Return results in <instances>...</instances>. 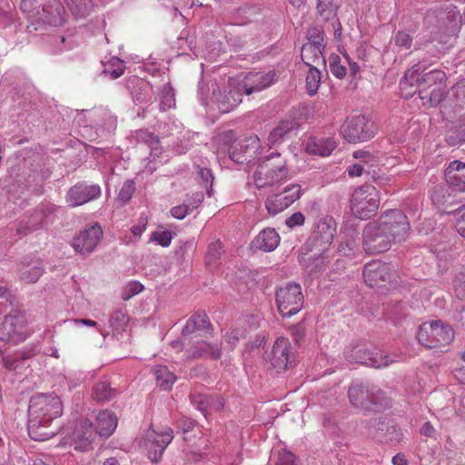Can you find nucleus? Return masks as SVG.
I'll use <instances>...</instances> for the list:
<instances>
[{
	"instance_id": "57",
	"label": "nucleus",
	"mask_w": 465,
	"mask_h": 465,
	"mask_svg": "<svg viewBox=\"0 0 465 465\" xmlns=\"http://www.w3.org/2000/svg\"><path fill=\"white\" fill-rule=\"evenodd\" d=\"M363 173L366 175L371 176L373 181H376L379 178L376 176L375 170H371V166L368 169L361 163H354L348 168V174L351 177L361 176Z\"/></svg>"
},
{
	"instance_id": "19",
	"label": "nucleus",
	"mask_w": 465,
	"mask_h": 465,
	"mask_svg": "<svg viewBox=\"0 0 465 465\" xmlns=\"http://www.w3.org/2000/svg\"><path fill=\"white\" fill-rule=\"evenodd\" d=\"M103 237V230L100 225L87 226L75 236L72 246L75 252L84 255L91 253Z\"/></svg>"
},
{
	"instance_id": "21",
	"label": "nucleus",
	"mask_w": 465,
	"mask_h": 465,
	"mask_svg": "<svg viewBox=\"0 0 465 465\" xmlns=\"http://www.w3.org/2000/svg\"><path fill=\"white\" fill-rule=\"evenodd\" d=\"M35 354V350H21L13 353H5L0 351V362L3 367L16 374H23L24 371L29 367L26 361Z\"/></svg>"
},
{
	"instance_id": "8",
	"label": "nucleus",
	"mask_w": 465,
	"mask_h": 465,
	"mask_svg": "<svg viewBox=\"0 0 465 465\" xmlns=\"http://www.w3.org/2000/svg\"><path fill=\"white\" fill-rule=\"evenodd\" d=\"M46 179V175H38L36 170L25 167L14 182L6 185L7 192L10 195L26 200L30 194L40 195L44 193V182Z\"/></svg>"
},
{
	"instance_id": "36",
	"label": "nucleus",
	"mask_w": 465,
	"mask_h": 465,
	"mask_svg": "<svg viewBox=\"0 0 465 465\" xmlns=\"http://www.w3.org/2000/svg\"><path fill=\"white\" fill-rule=\"evenodd\" d=\"M445 142L449 146H457L465 143V114L447 130Z\"/></svg>"
},
{
	"instance_id": "35",
	"label": "nucleus",
	"mask_w": 465,
	"mask_h": 465,
	"mask_svg": "<svg viewBox=\"0 0 465 465\" xmlns=\"http://www.w3.org/2000/svg\"><path fill=\"white\" fill-rule=\"evenodd\" d=\"M299 124L292 120L281 121L276 127L272 129L268 136V141L272 145L281 143L289 134L298 129Z\"/></svg>"
},
{
	"instance_id": "20",
	"label": "nucleus",
	"mask_w": 465,
	"mask_h": 465,
	"mask_svg": "<svg viewBox=\"0 0 465 465\" xmlns=\"http://www.w3.org/2000/svg\"><path fill=\"white\" fill-rule=\"evenodd\" d=\"M371 427L376 430L381 441L397 444L401 440L402 433L398 424L388 417L381 416L371 420Z\"/></svg>"
},
{
	"instance_id": "38",
	"label": "nucleus",
	"mask_w": 465,
	"mask_h": 465,
	"mask_svg": "<svg viewBox=\"0 0 465 465\" xmlns=\"http://www.w3.org/2000/svg\"><path fill=\"white\" fill-rule=\"evenodd\" d=\"M173 430L169 429L168 431H165L162 434H157L154 431L153 433H149L147 435L148 440L151 441V446L149 447L150 451L154 450V460L160 458L165 448L168 446V444L172 441L173 436H172Z\"/></svg>"
},
{
	"instance_id": "33",
	"label": "nucleus",
	"mask_w": 465,
	"mask_h": 465,
	"mask_svg": "<svg viewBox=\"0 0 465 465\" xmlns=\"http://www.w3.org/2000/svg\"><path fill=\"white\" fill-rule=\"evenodd\" d=\"M323 50L317 45H302L301 57L304 64L309 68L318 67L319 65H326V60L323 55Z\"/></svg>"
},
{
	"instance_id": "27",
	"label": "nucleus",
	"mask_w": 465,
	"mask_h": 465,
	"mask_svg": "<svg viewBox=\"0 0 465 465\" xmlns=\"http://www.w3.org/2000/svg\"><path fill=\"white\" fill-rule=\"evenodd\" d=\"M444 176L447 183L459 192H465V162L451 161L445 168Z\"/></svg>"
},
{
	"instance_id": "59",
	"label": "nucleus",
	"mask_w": 465,
	"mask_h": 465,
	"mask_svg": "<svg viewBox=\"0 0 465 465\" xmlns=\"http://www.w3.org/2000/svg\"><path fill=\"white\" fill-rule=\"evenodd\" d=\"M420 98L421 99H426L428 98L429 100V103L430 104V106L432 107H436L438 106L440 102L445 98L447 97L448 98V94L447 93L440 89V87H437V88H434L430 93V94H420Z\"/></svg>"
},
{
	"instance_id": "5",
	"label": "nucleus",
	"mask_w": 465,
	"mask_h": 465,
	"mask_svg": "<svg viewBox=\"0 0 465 465\" xmlns=\"http://www.w3.org/2000/svg\"><path fill=\"white\" fill-rule=\"evenodd\" d=\"M417 339L426 348L446 347L453 341L454 331L450 324L444 325L441 321H432L420 325Z\"/></svg>"
},
{
	"instance_id": "30",
	"label": "nucleus",
	"mask_w": 465,
	"mask_h": 465,
	"mask_svg": "<svg viewBox=\"0 0 465 465\" xmlns=\"http://www.w3.org/2000/svg\"><path fill=\"white\" fill-rule=\"evenodd\" d=\"M118 423L116 415L108 410L99 411L96 416L94 431L101 437L108 438L115 430Z\"/></svg>"
},
{
	"instance_id": "56",
	"label": "nucleus",
	"mask_w": 465,
	"mask_h": 465,
	"mask_svg": "<svg viewBox=\"0 0 465 465\" xmlns=\"http://www.w3.org/2000/svg\"><path fill=\"white\" fill-rule=\"evenodd\" d=\"M289 331L293 338L296 345L301 346L306 336V327L304 320L299 322L296 324L291 325Z\"/></svg>"
},
{
	"instance_id": "9",
	"label": "nucleus",
	"mask_w": 465,
	"mask_h": 465,
	"mask_svg": "<svg viewBox=\"0 0 465 465\" xmlns=\"http://www.w3.org/2000/svg\"><path fill=\"white\" fill-rule=\"evenodd\" d=\"M275 302L278 312L282 317L295 315L302 310L304 302L301 285L288 282L278 287L275 291Z\"/></svg>"
},
{
	"instance_id": "22",
	"label": "nucleus",
	"mask_w": 465,
	"mask_h": 465,
	"mask_svg": "<svg viewBox=\"0 0 465 465\" xmlns=\"http://www.w3.org/2000/svg\"><path fill=\"white\" fill-rule=\"evenodd\" d=\"M260 140L257 136H249L229 148L230 158L239 164L249 163L252 154L259 148Z\"/></svg>"
},
{
	"instance_id": "49",
	"label": "nucleus",
	"mask_w": 465,
	"mask_h": 465,
	"mask_svg": "<svg viewBox=\"0 0 465 465\" xmlns=\"http://www.w3.org/2000/svg\"><path fill=\"white\" fill-rule=\"evenodd\" d=\"M452 283L457 298L465 300V264L455 274Z\"/></svg>"
},
{
	"instance_id": "48",
	"label": "nucleus",
	"mask_w": 465,
	"mask_h": 465,
	"mask_svg": "<svg viewBox=\"0 0 465 465\" xmlns=\"http://www.w3.org/2000/svg\"><path fill=\"white\" fill-rule=\"evenodd\" d=\"M128 320V316L124 310L116 309L110 315V327L115 331H124Z\"/></svg>"
},
{
	"instance_id": "41",
	"label": "nucleus",
	"mask_w": 465,
	"mask_h": 465,
	"mask_svg": "<svg viewBox=\"0 0 465 465\" xmlns=\"http://www.w3.org/2000/svg\"><path fill=\"white\" fill-rule=\"evenodd\" d=\"M124 62L114 56L106 64H104L102 74L109 75L112 80H115L124 74Z\"/></svg>"
},
{
	"instance_id": "4",
	"label": "nucleus",
	"mask_w": 465,
	"mask_h": 465,
	"mask_svg": "<svg viewBox=\"0 0 465 465\" xmlns=\"http://www.w3.org/2000/svg\"><path fill=\"white\" fill-rule=\"evenodd\" d=\"M380 196L377 189L365 183L357 187L351 198V211L356 218L368 220L377 213Z\"/></svg>"
},
{
	"instance_id": "31",
	"label": "nucleus",
	"mask_w": 465,
	"mask_h": 465,
	"mask_svg": "<svg viewBox=\"0 0 465 465\" xmlns=\"http://www.w3.org/2000/svg\"><path fill=\"white\" fill-rule=\"evenodd\" d=\"M120 393V390L116 387H113L111 382L107 380L99 381L93 387V398L101 404L115 400Z\"/></svg>"
},
{
	"instance_id": "47",
	"label": "nucleus",
	"mask_w": 465,
	"mask_h": 465,
	"mask_svg": "<svg viewBox=\"0 0 465 465\" xmlns=\"http://www.w3.org/2000/svg\"><path fill=\"white\" fill-rule=\"evenodd\" d=\"M316 8L320 15L328 21L334 18L337 15L339 5H336L333 1L326 3L322 0H318Z\"/></svg>"
},
{
	"instance_id": "11",
	"label": "nucleus",
	"mask_w": 465,
	"mask_h": 465,
	"mask_svg": "<svg viewBox=\"0 0 465 465\" xmlns=\"http://www.w3.org/2000/svg\"><path fill=\"white\" fill-rule=\"evenodd\" d=\"M27 337L26 319L22 311L12 310L0 322V341L18 344Z\"/></svg>"
},
{
	"instance_id": "45",
	"label": "nucleus",
	"mask_w": 465,
	"mask_h": 465,
	"mask_svg": "<svg viewBox=\"0 0 465 465\" xmlns=\"http://www.w3.org/2000/svg\"><path fill=\"white\" fill-rule=\"evenodd\" d=\"M322 82V73L318 67L309 68L306 75V88L310 95H314Z\"/></svg>"
},
{
	"instance_id": "61",
	"label": "nucleus",
	"mask_w": 465,
	"mask_h": 465,
	"mask_svg": "<svg viewBox=\"0 0 465 465\" xmlns=\"http://www.w3.org/2000/svg\"><path fill=\"white\" fill-rule=\"evenodd\" d=\"M308 39L310 43L305 44L304 45H317V47H322V49L325 48V45H323V32L317 29V28H312L308 32Z\"/></svg>"
},
{
	"instance_id": "2",
	"label": "nucleus",
	"mask_w": 465,
	"mask_h": 465,
	"mask_svg": "<svg viewBox=\"0 0 465 465\" xmlns=\"http://www.w3.org/2000/svg\"><path fill=\"white\" fill-rule=\"evenodd\" d=\"M20 9L30 21L26 27L30 34L47 25L57 27L64 23L65 10L60 0H21Z\"/></svg>"
},
{
	"instance_id": "52",
	"label": "nucleus",
	"mask_w": 465,
	"mask_h": 465,
	"mask_svg": "<svg viewBox=\"0 0 465 465\" xmlns=\"http://www.w3.org/2000/svg\"><path fill=\"white\" fill-rule=\"evenodd\" d=\"M329 66L331 73L337 78L342 79L347 74V69L341 64V57L336 54H331L329 57Z\"/></svg>"
},
{
	"instance_id": "64",
	"label": "nucleus",
	"mask_w": 465,
	"mask_h": 465,
	"mask_svg": "<svg viewBox=\"0 0 465 465\" xmlns=\"http://www.w3.org/2000/svg\"><path fill=\"white\" fill-rule=\"evenodd\" d=\"M456 224L455 228L458 233L465 238V204L460 206L456 211Z\"/></svg>"
},
{
	"instance_id": "39",
	"label": "nucleus",
	"mask_w": 465,
	"mask_h": 465,
	"mask_svg": "<svg viewBox=\"0 0 465 465\" xmlns=\"http://www.w3.org/2000/svg\"><path fill=\"white\" fill-rule=\"evenodd\" d=\"M370 387L364 386L362 383L352 384L348 390V397L350 402L356 408L364 411L365 402L370 397Z\"/></svg>"
},
{
	"instance_id": "58",
	"label": "nucleus",
	"mask_w": 465,
	"mask_h": 465,
	"mask_svg": "<svg viewBox=\"0 0 465 465\" xmlns=\"http://www.w3.org/2000/svg\"><path fill=\"white\" fill-rule=\"evenodd\" d=\"M198 357H210L213 360H218L222 356L221 348L217 344L205 343L204 348L197 351Z\"/></svg>"
},
{
	"instance_id": "34",
	"label": "nucleus",
	"mask_w": 465,
	"mask_h": 465,
	"mask_svg": "<svg viewBox=\"0 0 465 465\" xmlns=\"http://www.w3.org/2000/svg\"><path fill=\"white\" fill-rule=\"evenodd\" d=\"M297 200L295 196H286L283 192L272 194L266 199L265 206L270 214L275 215L288 208Z\"/></svg>"
},
{
	"instance_id": "54",
	"label": "nucleus",
	"mask_w": 465,
	"mask_h": 465,
	"mask_svg": "<svg viewBox=\"0 0 465 465\" xmlns=\"http://www.w3.org/2000/svg\"><path fill=\"white\" fill-rule=\"evenodd\" d=\"M74 440L76 443V450H85L93 440V432L91 430H82L77 429L74 432Z\"/></svg>"
},
{
	"instance_id": "53",
	"label": "nucleus",
	"mask_w": 465,
	"mask_h": 465,
	"mask_svg": "<svg viewBox=\"0 0 465 465\" xmlns=\"http://www.w3.org/2000/svg\"><path fill=\"white\" fill-rule=\"evenodd\" d=\"M191 401L197 410L205 415L208 408L213 405L214 398L205 394L191 395Z\"/></svg>"
},
{
	"instance_id": "51",
	"label": "nucleus",
	"mask_w": 465,
	"mask_h": 465,
	"mask_svg": "<svg viewBox=\"0 0 465 465\" xmlns=\"http://www.w3.org/2000/svg\"><path fill=\"white\" fill-rule=\"evenodd\" d=\"M197 169L198 176L201 179L203 186L206 188V194L208 195V197H212L213 194V183L214 180L213 172L211 171V169L206 167L197 166Z\"/></svg>"
},
{
	"instance_id": "25",
	"label": "nucleus",
	"mask_w": 465,
	"mask_h": 465,
	"mask_svg": "<svg viewBox=\"0 0 465 465\" xmlns=\"http://www.w3.org/2000/svg\"><path fill=\"white\" fill-rule=\"evenodd\" d=\"M213 325L204 311H197L186 322L183 328V336L191 335L199 332L200 336H212Z\"/></svg>"
},
{
	"instance_id": "3",
	"label": "nucleus",
	"mask_w": 465,
	"mask_h": 465,
	"mask_svg": "<svg viewBox=\"0 0 465 465\" xmlns=\"http://www.w3.org/2000/svg\"><path fill=\"white\" fill-rule=\"evenodd\" d=\"M461 16L450 6H440L427 11L424 24L430 30L431 38L439 35H454L460 27Z\"/></svg>"
},
{
	"instance_id": "50",
	"label": "nucleus",
	"mask_w": 465,
	"mask_h": 465,
	"mask_svg": "<svg viewBox=\"0 0 465 465\" xmlns=\"http://www.w3.org/2000/svg\"><path fill=\"white\" fill-rule=\"evenodd\" d=\"M137 136L139 140L147 143L152 151L156 152V153H162L160 139L153 133L148 131H140Z\"/></svg>"
},
{
	"instance_id": "44",
	"label": "nucleus",
	"mask_w": 465,
	"mask_h": 465,
	"mask_svg": "<svg viewBox=\"0 0 465 465\" xmlns=\"http://www.w3.org/2000/svg\"><path fill=\"white\" fill-rule=\"evenodd\" d=\"M65 2L76 18L87 16L93 8L91 0H65Z\"/></svg>"
},
{
	"instance_id": "1",
	"label": "nucleus",
	"mask_w": 465,
	"mask_h": 465,
	"mask_svg": "<svg viewBox=\"0 0 465 465\" xmlns=\"http://www.w3.org/2000/svg\"><path fill=\"white\" fill-rule=\"evenodd\" d=\"M411 232L408 217L400 209L383 212L381 216L368 223L362 232V247L370 255L389 251L392 243L404 242Z\"/></svg>"
},
{
	"instance_id": "14",
	"label": "nucleus",
	"mask_w": 465,
	"mask_h": 465,
	"mask_svg": "<svg viewBox=\"0 0 465 465\" xmlns=\"http://www.w3.org/2000/svg\"><path fill=\"white\" fill-rule=\"evenodd\" d=\"M447 79L446 74L439 69H433L426 72V67L420 64L412 66L411 71L407 72L404 76V81H401V88L405 84L416 85L420 88V94H423L427 88L436 84H441Z\"/></svg>"
},
{
	"instance_id": "6",
	"label": "nucleus",
	"mask_w": 465,
	"mask_h": 465,
	"mask_svg": "<svg viewBox=\"0 0 465 465\" xmlns=\"http://www.w3.org/2000/svg\"><path fill=\"white\" fill-rule=\"evenodd\" d=\"M364 281L371 288L394 290L398 286V275L390 263L380 261L368 262L362 272Z\"/></svg>"
},
{
	"instance_id": "12",
	"label": "nucleus",
	"mask_w": 465,
	"mask_h": 465,
	"mask_svg": "<svg viewBox=\"0 0 465 465\" xmlns=\"http://www.w3.org/2000/svg\"><path fill=\"white\" fill-rule=\"evenodd\" d=\"M63 413L61 399L52 393H39L31 397L28 407V416L40 417L54 420Z\"/></svg>"
},
{
	"instance_id": "10",
	"label": "nucleus",
	"mask_w": 465,
	"mask_h": 465,
	"mask_svg": "<svg viewBox=\"0 0 465 465\" xmlns=\"http://www.w3.org/2000/svg\"><path fill=\"white\" fill-rule=\"evenodd\" d=\"M255 175L264 176L265 181L259 186H272L280 183L288 177L289 169L287 168L286 161L282 158L281 153H272L260 161L255 171Z\"/></svg>"
},
{
	"instance_id": "43",
	"label": "nucleus",
	"mask_w": 465,
	"mask_h": 465,
	"mask_svg": "<svg viewBox=\"0 0 465 465\" xmlns=\"http://www.w3.org/2000/svg\"><path fill=\"white\" fill-rule=\"evenodd\" d=\"M449 100L460 108L465 107V78L456 83L447 92Z\"/></svg>"
},
{
	"instance_id": "17",
	"label": "nucleus",
	"mask_w": 465,
	"mask_h": 465,
	"mask_svg": "<svg viewBox=\"0 0 465 465\" xmlns=\"http://www.w3.org/2000/svg\"><path fill=\"white\" fill-rule=\"evenodd\" d=\"M101 193V187L98 184L79 182L68 190L65 199L69 206L77 207L99 198Z\"/></svg>"
},
{
	"instance_id": "46",
	"label": "nucleus",
	"mask_w": 465,
	"mask_h": 465,
	"mask_svg": "<svg viewBox=\"0 0 465 465\" xmlns=\"http://www.w3.org/2000/svg\"><path fill=\"white\" fill-rule=\"evenodd\" d=\"M175 104L174 90L168 83L163 84L160 94V110L163 112L167 111Z\"/></svg>"
},
{
	"instance_id": "62",
	"label": "nucleus",
	"mask_w": 465,
	"mask_h": 465,
	"mask_svg": "<svg viewBox=\"0 0 465 465\" xmlns=\"http://www.w3.org/2000/svg\"><path fill=\"white\" fill-rule=\"evenodd\" d=\"M144 289L143 285L139 282H130L124 290L123 299L128 301L134 295L140 293Z\"/></svg>"
},
{
	"instance_id": "29",
	"label": "nucleus",
	"mask_w": 465,
	"mask_h": 465,
	"mask_svg": "<svg viewBox=\"0 0 465 465\" xmlns=\"http://www.w3.org/2000/svg\"><path fill=\"white\" fill-rule=\"evenodd\" d=\"M242 87L241 88H229L223 92L215 93L213 95L217 102L218 107L222 113H228L242 102Z\"/></svg>"
},
{
	"instance_id": "16",
	"label": "nucleus",
	"mask_w": 465,
	"mask_h": 465,
	"mask_svg": "<svg viewBox=\"0 0 465 465\" xmlns=\"http://www.w3.org/2000/svg\"><path fill=\"white\" fill-rule=\"evenodd\" d=\"M335 232L336 223L332 217H323L315 223L306 244L311 251L315 249L316 254L322 253L333 242Z\"/></svg>"
},
{
	"instance_id": "55",
	"label": "nucleus",
	"mask_w": 465,
	"mask_h": 465,
	"mask_svg": "<svg viewBox=\"0 0 465 465\" xmlns=\"http://www.w3.org/2000/svg\"><path fill=\"white\" fill-rule=\"evenodd\" d=\"M135 192V183L134 180H126L118 194V201L122 202V205H125L130 202Z\"/></svg>"
},
{
	"instance_id": "18",
	"label": "nucleus",
	"mask_w": 465,
	"mask_h": 465,
	"mask_svg": "<svg viewBox=\"0 0 465 465\" xmlns=\"http://www.w3.org/2000/svg\"><path fill=\"white\" fill-rule=\"evenodd\" d=\"M293 359L294 356L290 341L285 337L278 338L269 355L272 368L277 370L278 372L285 371L292 366Z\"/></svg>"
},
{
	"instance_id": "24",
	"label": "nucleus",
	"mask_w": 465,
	"mask_h": 465,
	"mask_svg": "<svg viewBox=\"0 0 465 465\" xmlns=\"http://www.w3.org/2000/svg\"><path fill=\"white\" fill-rule=\"evenodd\" d=\"M125 88L135 104H147L153 96V86L148 81L135 75H132L125 80Z\"/></svg>"
},
{
	"instance_id": "26",
	"label": "nucleus",
	"mask_w": 465,
	"mask_h": 465,
	"mask_svg": "<svg viewBox=\"0 0 465 465\" xmlns=\"http://www.w3.org/2000/svg\"><path fill=\"white\" fill-rule=\"evenodd\" d=\"M275 76L276 73L273 70L267 73H249L245 77L242 89L245 94L250 95L253 92L262 91L270 86L274 82Z\"/></svg>"
},
{
	"instance_id": "13",
	"label": "nucleus",
	"mask_w": 465,
	"mask_h": 465,
	"mask_svg": "<svg viewBox=\"0 0 465 465\" xmlns=\"http://www.w3.org/2000/svg\"><path fill=\"white\" fill-rule=\"evenodd\" d=\"M56 209V206L52 203L40 204L29 215L19 221L17 233L27 235L46 227L54 221Z\"/></svg>"
},
{
	"instance_id": "40",
	"label": "nucleus",
	"mask_w": 465,
	"mask_h": 465,
	"mask_svg": "<svg viewBox=\"0 0 465 465\" xmlns=\"http://www.w3.org/2000/svg\"><path fill=\"white\" fill-rule=\"evenodd\" d=\"M154 374L157 385L162 390L169 391L172 389L176 380V377L172 371H169V369L166 366H157Z\"/></svg>"
},
{
	"instance_id": "28",
	"label": "nucleus",
	"mask_w": 465,
	"mask_h": 465,
	"mask_svg": "<svg viewBox=\"0 0 465 465\" xmlns=\"http://www.w3.org/2000/svg\"><path fill=\"white\" fill-rule=\"evenodd\" d=\"M280 235L274 228H265L252 241L251 248L265 252L274 251L280 243Z\"/></svg>"
},
{
	"instance_id": "37",
	"label": "nucleus",
	"mask_w": 465,
	"mask_h": 465,
	"mask_svg": "<svg viewBox=\"0 0 465 465\" xmlns=\"http://www.w3.org/2000/svg\"><path fill=\"white\" fill-rule=\"evenodd\" d=\"M370 397L365 402L364 411L380 412L390 406L389 400L385 397L384 393L375 387H371L369 390Z\"/></svg>"
},
{
	"instance_id": "7",
	"label": "nucleus",
	"mask_w": 465,
	"mask_h": 465,
	"mask_svg": "<svg viewBox=\"0 0 465 465\" xmlns=\"http://www.w3.org/2000/svg\"><path fill=\"white\" fill-rule=\"evenodd\" d=\"M343 138L350 143H363L372 139L377 127L374 122L365 114L350 115L341 128Z\"/></svg>"
},
{
	"instance_id": "32",
	"label": "nucleus",
	"mask_w": 465,
	"mask_h": 465,
	"mask_svg": "<svg viewBox=\"0 0 465 465\" xmlns=\"http://www.w3.org/2000/svg\"><path fill=\"white\" fill-rule=\"evenodd\" d=\"M336 148V143L332 138L312 137L309 139L306 151L309 153L328 156Z\"/></svg>"
},
{
	"instance_id": "15",
	"label": "nucleus",
	"mask_w": 465,
	"mask_h": 465,
	"mask_svg": "<svg viewBox=\"0 0 465 465\" xmlns=\"http://www.w3.org/2000/svg\"><path fill=\"white\" fill-rule=\"evenodd\" d=\"M344 357L348 361L374 368L387 367L393 361L388 354L372 351L364 344L347 347L344 351Z\"/></svg>"
},
{
	"instance_id": "60",
	"label": "nucleus",
	"mask_w": 465,
	"mask_h": 465,
	"mask_svg": "<svg viewBox=\"0 0 465 465\" xmlns=\"http://www.w3.org/2000/svg\"><path fill=\"white\" fill-rule=\"evenodd\" d=\"M451 321L456 328L465 331V305H457L451 312Z\"/></svg>"
},
{
	"instance_id": "23",
	"label": "nucleus",
	"mask_w": 465,
	"mask_h": 465,
	"mask_svg": "<svg viewBox=\"0 0 465 465\" xmlns=\"http://www.w3.org/2000/svg\"><path fill=\"white\" fill-rule=\"evenodd\" d=\"M28 434L36 441H44L56 435L58 427L48 420L35 416H28Z\"/></svg>"
},
{
	"instance_id": "63",
	"label": "nucleus",
	"mask_w": 465,
	"mask_h": 465,
	"mask_svg": "<svg viewBox=\"0 0 465 465\" xmlns=\"http://www.w3.org/2000/svg\"><path fill=\"white\" fill-rule=\"evenodd\" d=\"M173 234L170 231L153 232L151 235V241L158 242L163 247L171 244Z\"/></svg>"
},
{
	"instance_id": "42",
	"label": "nucleus",
	"mask_w": 465,
	"mask_h": 465,
	"mask_svg": "<svg viewBox=\"0 0 465 465\" xmlns=\"http://www.w3.org/2000/svg\"><path fill=\"white\" fill-rule=\"evenodd\" d=\"M222 242L217 240L208 245L205 255V263L211 270L216 269L221 263Z\"/></svg>"
}]
</instances>
